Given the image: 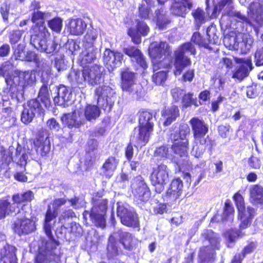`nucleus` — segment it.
Listing matches in <instances>:
<instances>
[{
  "mask_svg": "<svg viewBox=\"0 0 263 263\" xmlns=\"http://www.w3.org/2000/svg\"><path fill=\"white\" fill-rule=\"evenodd\" d=\"M171 46L166 42L161 41L149 49V54L152 59L154 71L161 70L153 76V81L157 85H161L166 81L167 72L172 68Z\"/></svg>",
  "mask_w": 263,
  "mask_h": 263,
  "instance_id": "nucleus-1",
  "label": "nucleus"
},
{
  "mask_svg": "<svg viewBox=\"0 0 263 263\" xmlns=\"http://www.w3.org/2000/svg\"><path fill=\"white\" fill-rule=\"evenodd\" d=\"M91 203L92 206L90 210L83 212V218L86 220V216L89 215L90 220L95 226L104 229L106 226L108 199L103 198V192L99 191L92 195Z\"/></svg>",
  "mask_w": 263,
  "mask_h": 263,
  "instance_id": "nucleus-2",
  "label": "nucleus"
},
{
  "mask_svg": "<svg viewBox=\"0 0 263 263\" xmlns=\"http://www.w3.org/2000/svg\"><path fill=\"white\" fill-rule=\"evenodd\" d=\"M35 81V74L32 71H25L21 76L8 74L5 78L7 92L11 98H17L18 96L23 95L26 88L33 85Z\"/></svg>",
  "mask_w": 263,
  "mask_h": 263,
  "instance_id": "nucleus-3",
  "label": "nucleus"
},
{
  "mask_svg": "<svg viewBox=\"0 0 263 263\" xmlns=\"http://www.w3.org/2000/svg\"><path fill=\"white\" fill-rule=\"evenodd\" d=\"M138 114V134L136 142L137 146L142 147L147 143L154 130L153 113L151 109L142 108Z\"/></svg>",
  "mask_w": 263,
  "mask_h": 263,
  "instance_id": "nucleus-4",
  "label": "nucleus"
},
{
  "mask_svg": "<svg viewBox=\"0 0 263 263\" xmlns=\"http://www.w3.org/2000/svg\"><path fill=\"white\" fill-rule=\"evenodd\" d=\"M189 123L191 126L195 143L203 146L204 150L208 149L211 153L216 145V142L215 140L209 135L206 138L204 137L209 131L208 124L203 120L197 117L191 118Z\"/></svg>",
  "mask_w": 263,
  "mask_h": 263,
  "instance_id": "nucleus-5",
  "label": "nucleus"
},
{
  "mask_svg": "<svg viewBox=\"0 0 263 263\" xmlns=\"http://www.w3.org/2000/svg\"><path fill=\"white\" fill-rule=\"evenodd\" d=\"M120 87L124 91H126L137 98L141 97L142 87L136 83V73L132 71L129 67H125L121 70Z\"/></svg>",
  "mask_w": 263,
  "mask_h": 263,
  "instance_id": "nucleus-6",
  "label": "nucleus"
},
{
  "mask_svg": "<svg viewBox=\"0 0 263 263\" xmlns=\"http://www.w3.org/2000/svg\"><path fill=\"white\" fill-rule=\"evenodd\" d=\"M58 215V211L55 209L52 210L51 206L48 205L45 214L43 223V230L48 238V240L45 242V250L47 252H52L60 245L59 241L55 239L52 234V226L50 223L51 220L55 218Z\"/></svg>",
  "mask_w": 263,
  "mask_h": 263,
  "instance_id": "nucleus-7",
  "label": "nucleus"
},
{
  "mask_svg": "<svg viewBox=\"0 0 263 263\" xmlns=\"http://www.w3.org/2000/svg\"><path fill=\"white\" fill-rule=\"evenodd\" d=\"M190 134V128L187 125L182 126L179 129V138L173 139L171 149L173 153L180 157L188 155L189 141L186 138Z\"/></svg>",
  "mask_w": 263,
  "mask_h": 263,
  "instance_id": "nucleus-8",
  "label": "nucleus"
},
{
  "mask_svg": "<svg viewBox=\"0 0 263 263\" xmlns=\"http://www.w3.org/2000/svg\"><path fill=\"white\" fill-rule=\"evenodd\" d=\"M104 71L102 66L99 65L83 66L82 69L83 80L90 86L97 85L104 77Z\"/></svg>",
  "mask_w": 263,
  "mask_h": 263,
  "instance_id": "nucleus-9",
  "label": "nucleus"
},
{
  "mask_svg": "<svg viewBox=\"0 0 263 263\" xmlns=\"http://www.w3.org/2000/svg\"><path fill=\"white\" fill-rule=\"evenodd\" d=\"M37 218L34 216L30 218L24 216L17 218L12 223V229L18 235L30 234L36 230V221Z\"/></svg>",
  "mask_w": 263,
  "mask_h": 263,
  "instance_id": "nucleus-10",
  "label": "nucleus"
},
{
  "mask_svg": "<svg viewBox=\"0 0 263 263\" xmlns=\"http://www.w3.org/2000/svg\"><path fill=\"white\" fill-rule=\"evenodd\" d=\"M48 131L43 128L38 130L33 144L37 155L42 157H47L50 151L51 145L48 140Z\"/></svg>",
  "mask_w": 263,
  "mask_h": 263,
  "instance_id": "nucleus-11",
  "label": "nucleus"
},
{
  "mask_svg": "<svg viewBox=\"0 0 263 263\" xmlns=\"http://www.w3.org/2000/svg\"><path fill=\"white\" fill-rule=\"evenodd\" d=\"M82 114V111L77 109H72L71 112L63 113L60 117L63 127L70 129L81 127L84 124Z\"/></svg>",
  "mask_w": 263,
  "mask_h": 263,
  "instance_id": "nucleus-12",
  "label": "nucleus"
},
{
  "mask_svg": "<svg viewBox=\"0 0 263 263\" xmlns=\"http://www.w3.org/2000/svg\"><path fill=\"white\" fill-rule=\"evenodd\" d=\"M117 214L122 224L132 228L140 227L139 217L136 212L127 209L122 205H118Z\"/></svg>",
  "mask_w": 263,
  "mask_h": 263,
  "instance_id": "nucleus-13",
  "label": "nucleus"
},
{
  "mask_svg": "<svg viewBox=\"0 0 263 263\" xmlns=\"http://www.w3.org/2000/svg\"><path fill=\"white\" fill-rule=\"evenodd\" d=\"M234 60L239 65L237 66L233 71L232 78L241 81L249 76L250 72L253 68L251 58L248 57L247 59L235 58Z\"/></svg>",
  "mask_w": 263,
  "mask_h": 263,
  "instance_id": "nucleus-14",
  "label": "nucleus"
},
{
  "mask_svg": "<svg viewBox=\"0 0 263 263\" xmlns=\"http://www.w3.org/2000/svg\"><path fill=\"white\" fill-rule=\"evenodd\" d=\"M112 89L109 86L102 85L96 88L95 94L98 97V102L101 107L105 111H111L114 102L110 100Z\"/></svg>",
  "mask_w": 263,
  "mask_h": 263,
  "instance_id": "nucleus-15",
  "label": "nucleus"
},
{
  "mask_svg": "<svg viewBox=\"0 0 263 263\" xmlns=\"http://www.w3.org/2000/svg\"><path fill=\"white\" fill-rule=\"evenodd\" d=\"M138 184L134 192V199L138 204L147 202L151 197V191L144 181V178L140 175L136 177Z\"/></svg>",
  "mask_w": 263,
  "mask_h": 263,
  "instance_id": "nucleus-16",
  "label": "nucleus"
},
{
  "mask_svg": "<svg viewBox=\"0 0 263 263\" xmlns=\"http://www.w3.org/2000/svg\"><path fill=\"white\" fill-rule=\"evenodd\" d=\"M247 14L258 27L263 26V0H253L247 9Z\"/></svg>",
  "mask_w": 263,
  "mask_h": 263,
  "instance_id": "nucleus-17",
  "label": "nucleus"
},
{
  "mask_svg": "<svg viewBox=\"0 0 263 263\" xmlns=\"http://www.w3.org/2000/svg\"><path fill=\"white\" fill-rule=\"evenodd\" d=\"M136 28L130 27L127 30V34L131 37L132 41L138 45L141 43V36H146L149 32V28L143 21L136 20Z\"/></svg>",
  "mask_w": 263,
  "mask_h": 263,
  "instance_id": "nucleus-18",
  "label": "nucleus"
},
{
  "mask_svg": "<svg viewBox=\"0 0 263 263\" xmlns=\"http://www.w3.org/2000/svg\"><path fill=\"white\" fill-rule=\"evenodd\" d=\"M123 52L130 58L135 60L138 66L143 71L148 67L146 58L142 51L137 47L130 45L124 48Z\"/></svg>",
  "mask_w": 263,
  "mask_h": 263,
  "instance_id": "nucleus-19",
  "label": "nucleus"
},
{
  "mask_svg": "<svg viewBox=\"0 0 263 263\" xmlns=\"http://www.w3.org/2000/svg\"><path fill=\"white\" fill-rule=\"evenodd\" d=\"M168 178L167 166L162 163L154 168L150 176L151 183L154 185L165 184Z\"/></svg>",
  "mask_w": 263,
  "mask_h": 263,
  "instance_id": "nucleus-20",
  "label": "nucleus"
},
{
  "mask_svg": "<svg viewBox=\"0 0 263 263\" xmlns=\"http://www.w3.org/2000/svg\"><path fill=\"white\" fill-rule=\"evenodd\" d=\"M191 64V59L185 56L183 51L178 50L174 51V65L175 69L173 73L175 76L180 75L183 69L190 66Z\"/></svg>",
  "mask_w": 263,
  "mask_h": 263,
  "instance_id": "nucleus-21",
  "label": "nucleus"
},
{
  "mask_svg": "<svg viewBox=\"0 0 263 263\" xmlns=\"http://www.w3.org/2000/svg\"><path fill=\"white\" fill-rule=\"evenodd\" d=\"M16 248L6 243L3 247L0 254V263H18Z\"/></svg>",
  "mask_w": 263,
  "mask_h": 263,
  "instance_id": "nucleus-22",
  "label": "nucleus"
},
{
  "mask_svg": "<svg viewBox=\"0 0 263 263\" xmlns=\"http://www.w3.org/2000/svg\"><path fill=\"white\" fill-rule=\"evenodd\" d=\"M123 54L118 51H115L109 48L106 49L104 52V63L111 68H115L122 63Z\"/></svg>",
  "mask_w": 263,
  "mask_h": 263,
  "instance_id": "nucleus-23",
  "label": "nucleus"
},
{
  "mask_svg": "<svg viewBox=\"0 0 263 263\" xmlns=\"http://www.w3.org/2000/svg\"><path fill=\"white\" fill-rule=\"evenodd\" d=\"M193 7L192 0L175 1L171 9L174 14L182 17H185L189 11Z\"/></svg>",
  "mask_w": 263,
  "mask_h": 263,
  "instance_id": "nucleus-24",
  "label": "nucleus"
},
{
  "mask_svg": "<svg viewBox=\"0 0 263 263\" xmlns=\"http://www.w3.org/2000/svg\"><path fill=\"white\" fill-rule=\"evenodd\" d=\"M161 115L164 119L163 125L167 126L180 116V111L178 106L175 105L170 107L164 106L162 109Z\"/></svg>",
  "mask_w": 263,
  "mask_h": 263,
  "instance_id": "nucleus-25",
  "label": "nucleus"
},
{
  "mask_svg": "<svg viewBox=\"0 0 263 263\" xmlns=\"http://www.w3.org/2000/svg\"><path fill=\"white\" fill-rule=\"evenodd\" d=\"M183 186V182L181 179L179 177L174 178L166 191V196L174 200H176L181 195Z\"/></svg>",
  "mask_w": 263,
  "mask_h": 263,
  "instance_id": "nucleus-26",
  "label": "nucleus"
},
{
  "mask_svg": "<svg viewBox=\"0 0 263 263\" xmlns=\"http://www.w3.org/2000/svg\"><path fill=\"white\" fill-rule=\"evenodd\" d=\"M86 27V23L80 18L69 20L67 25L70 34L74 35H80L83 34Z\"/></svg>",
  "mask_w": 263,
  "mask_h": 263,
  "instance_id": "nucleus-27",
  "label": "nucleus"
},
{
  "mask_svg": "<svg viewBox=\"0 0 263 263\" xmlns=\"http://www.w3.org/2000/svg\"><path fill=\"white\" fill-rule=\"evenodd\" d=\"M119 163L118 153L114 156L108 157L105 160L101 167L104 175L107 177H110L116 170Z\"/></svg>",
  "mask_w": 263,
  "mask_h": 263,
  "instance_id": "nucleus-28",
  "label": "nucleus"
},
{
  "mask_svg": "<svg viewBox=\"0 0 263 263\" xmlns=\"http://www.w3.org/2000/svg\"><path fill=\"white\" fill-rule=\"evenodd\" d=\"M191 41L199 47H203L210 51L215 52L216 50L213 46L214 45V43H212L210 40L204 39L198 31L193 33Z\"/></svg>",
  "mask_w": 263,
  "mask_h": 263,
  "instance_id": "nucleus-29",
  "label": "nucleus"
},
{
  "mask_svg": "<svg viewBox=\"0 0 263 263\" xmlns=\"http://www.w3.org/2000/svg\"><path fill=\"white\" fill-rule=\"evenodd\" d=\"M39 45L41 50L48 54L53 55L59 51V45L53 40H47V38L41 39Z\"/></svg>",
  "mask_w": 263,
  "mask_h": 263,
  "instance_id": "nucleus-30",
  "label": "nucleus"
},
{
  "mask_svg": "<svg viewBox=\"0 0 263 263\" xmlns=\"http://www.w3.org/2000/svg\"><path fill=\"white\" fill-rule=\"evenodd\" d=\"M31 36L44 39L50 36V34L45 26V22H39L32 25L31 28Z\"/></svg>",
  "mask_w": 263,
  "mask_h": 263,
  "instance_id": "nucleus-31",
  "label": "nucleus"
},
{
  "mask_svg": "<svg viewBox=\"0 0 263 263\" xmlns=\"http://www.w3.org/2000/svg\"><path fill=\"white\" fill-rule=\"evenodd\" d=\"M119 241L124 248L128 251H132L136 248V240L133 235L127 232H121L119 233Z\"/></svg>",
  "mask_w": 263,
  "mask_h": 263,
  "instance_id": "nucleus-32",
  "label": "nucleus"
},
{
  "mask_svg": "<svg viewBox=\"0 0 263 263\" xmlns=\"http://www.w3.org/2000/svg\"><path fill=\"white\" fill-rule=\"evenodd\" d=\"M34 195L31 190H27L22 193H16L12 195V199L14 203L24 204L30 203L34 199Z\"/></svg>",
  "mask_w": 263,
  "mask_h": 263,
  "instance_id": "nucleus-33",
  "label": "nucleus"
},
{
  "mask_svg": "<svg viewBox=\"0 0 263 263\" xmlns=\"http://www.w3.org/2000/svg\"><path fill=\"white\" fill-rule=\"evenodd\" d=\"M249 197L254 202L263 204V187L258 184L252 185L249 188Z\"/></svg>",
  "mask_w": 263,
  "mask_h": 263,
  "instance_id": "nucleus-34",
  "label": "nucleus"
},
{
  "mask_svg": "<svg viewBox=\"0 0 263 263\" xmlns=\"http://www.w3.org/2000/svg\"><path fill=\"white\" fill-rule=\"evenodd\" d=\"M180 157L183 158L175 159L174 161V163L175 164V172L183 173L184 171H188L191 170L192 164L190 161L189 155Z\"/></svg>",
  "mask_w": 263,
  "mask_h": 263,
  "instance_id": "nucleus-35",
  "label": "nucleus"
},
{
  "mask_svg": "<svg viewBox=\"0 0 263 263\" xmlns=\"http://www.w3.org/2000/svg\"><path fill=\"white\" fill-rule=\"evenodd\" d=\"M38 99L43 104L44 107L49 109L51 105L49 91L47 84H43L40 87L37 95Z\"/></svg>",
  "mask_w": 263,
  "mask_h": 263,
  "instance_id": "nucleus-36",
  "label": "nucleus"
},
{
  "mask_svg": "<svg viewBox=\"0 0 263 263\" xmlns=\"http://www.w3.org/2000/svg\"><path fill=\"white\" fill-rule=\"evenodd\" d=\"M119 255V247L117 240L112 235L108 237V243L106 247V255L108 259L114 258Z\"/></svg>",
  "mask_w": 263,
  "mask_h": 263,
  "instance_id": "nucleus-37",
  "label": "nucleus"
},
{
  "mask_svg": "<svg viewBox=\"0 0 263 263\" xmlns=\"http://www.w3.org/2000/svg\"><path fill=\"white\" fill-rule=\"evenodd\" d=\"M202 237L209 242L214 248L220 249V239L212 230H205L201 234Z\"/></svg>",
  "mask_w": 263,
  "mask_h": 263,
  "instance_id": "nucleus-38",
  "label": "nucleus"
},
{
  "mask_svg": "<svg viewBox=\"0 0 263 263\" xmlns=\"http://www.w3.org/2000/svg\"><path fill=\"white\" fill-rule=\"evenodd\" d=\"M100 110L99 108L95 105L87 104L84 109V115L88 121L95 120L100 116Z\"/></svg>",
  "mask_w": 263,
  "mask_h": 263,
  "instance_id": "nucleus-39",
  "label": "nucleus"
},
{
  "mask_svg": "<svg viewBox=\"0 0 263 263\" xmlns=\"http://www.w3.org/2000/svg\"><path fill=\"white\" fill-rule=\"evenodd\" d=\"M15 211V208L8 199L0 201V220Z\"/></svg>",
  "mask_w": 263,
  "mask_h": 263,
  "instance_id": "nucleus-40",
  "label": "nucleus"
},
{
  "mask_svg": "<svg viewBox=\"0 0 263 263\" xmlns=\"http://www.w3.org/2000/svg\"><path fill=\"white\" fill-rule=\"evenodd\" d=\"M87 48L85 47L80 54V62L81 65L86 66V64L93 62L96 58L93 51L90 50Z\"/></svg>",
  "mask_w": 263,
  "mask_h": 263,
  "instance_id": "nucleus-41",
  "label": "nucleus"
},
{
  "mask_svg": "<svg viewBox=\"0 0 263 263\" xmlns=\"http://www.w3.org/2000/svg\"><path fill=\"white\" fill-rule=\"evenodd\" d=\"M247 211L249 213V215L248 216H246L244 212L241 213L240 217L241 219H243L239 225V228L241 230L246 229L249 224H251L252 219L254 215V209L252 207H248Z\"/></svg>",
  "mask_w": 263,
  "mask_h": 263,
  "instance_id": "nucleus-42",
  "label": "nucleus"
},
{
  "mask_svg": "<svg viewBox=\"0 0 263 263\" xmlns=\"http://www.w3.org/2000/svg\"><path fill=\"white\" fill-rule=\"evenodd\" d=\"M233 0H219L214 5L212 16L214 18L217 17L218 14L224 9L226 7L231 6Z\"/></svg>",
  "mask_w": 263,
  "mask_h": 263,
  "instance_id": "nucleus-43",
  "label": "nucleus"
},
{
  "mask_svg": "<svg viewBox=\"0 0 263 263\" xmlns=\"http://www.w3.org/2000/svg\"><path fill=\"white\" fill-rule=\"evenodd\" d=\"M181 103L183 108H187L193 105L195 106L199 105L197 99L194 98V93L191 92L183 94L181 99Z\"/></svg>",
  "mask_w": 263,
  "mask_h": 263,
  "instance_id": "nucleus-44",
  "label": "nucleus"
},
{
  "mask_svg": "<svg viewBox=\"0 0 263 263\" xmlns=\"http://www.w3.org/2000/svg\"><path fill=\"white\" fill-rule=\"evenodd\" d=\"M257 247V242L256 240H249L247 241L246 245L242 248L240 253L243 257L247 255L253 253Z\"/></svg>",
  "mask_w": 263,
  "mask_h": 263,
  "instance_id": "nucleus-45",
  "label": "nucleus"
},
{
  "mask_svg": "<svg viewBox=\"0 0 263 263\" xmlns=\"http://www.w3.org/2000/svg\"><path fill=\"white\" fill-rule=\"evenodd\" d=\"M244 234L241 230L236 229H230L226 232V236L229 243L235 242L239 238H241Z\"/></svg>",
  "mask_w": 263,
  "mask_h": 263,
  "instance_id": "nucleus-46",
  "label": "nucleus"
},
{
  "mask_svg": "<svg viewBox=\"0 0 263 263\" xmlns=\"http://www.w3.org/2000/svg\"><path fill=\"white\" fill-rule=\"evenodd\" d=\"M191 14L193 16L196 24L199 27L205 22V12L202 8L197 7L196 9L192 11Z\"/></svg>",
  "mask_w": 263,
  "mask_h": 263,
  "instance_id": "nucleus-47",
  "label": "nucleus"
},
{
  "mask_svg": "<svg viewBox=\"0 0 263 263\" xmlns=\"http://www.w3.org/2000/svg\"><path fill=\"white\" fill-rule=\"evenodd\" d=\"M219 249L214 248V247L211 245L202 246L199 249V257L203 260H205L210 258L211 255L215 252V250Z\"/></svg>",
  "mask_w": 263,
  "mask_h": 263,
  "instance_id": "nucleus-48",
  "label": "nucleus"
},
{
  "mask_svg": "<svg viewBox=\"0 0 263 263\" xmlns=\"http://www.w3.org/2000/svg\"><path fill=\"white\" fill-rule=\"evenodd\" d=\"M234 209L231 202V200L228 199L226 200L224 203L221 220H226L228 219L229 217H231L234 215Z\"/></svg>",
  "mask_w": 263,
  "mask_h": 263,
  "instance_id": "nucleus-49",
  "label": "nucleus"
},
{
  "mask_svg": "<svg viewBox=\"0 0 263 263\" xmlns=\"http://www.w3.org/2000/svg\"><path fill=\"white\" fill-rule=\"evenodd\" d=\"M45 248V246H44ZM54 249L52 252H47L45 249V252L46 254H44L43 253L41 252H39L36 254L35 258V263H47V255L49 256H52V258L54 259L55 258H58V255L53 252V251L55 250Z\"/></svg>",
  "mask_w": 263,
  "mask_h": 263,
  "instance_id": "nucleus-50",
  "label": "nucleus"
},
{
  "mask_svg": "<svg viewBox=\"0 0 263 263\" xmlns=\"http://www.w3.org/2000/svg\"><path fill=\"white\" fill-rule=\"evenodd\" d=\"M39 101L38 98L30 99L27 103L28 108L34 111V112H43L44 111L43 106H44L42 103H40Z\"/></svg>",
  "mask_w": 263,
  "mask_h": 263,
  "instance_id": "nucleus-51",
  "label": "nucleus"
},
{
  "mask_svg": "<svg viewBox=\"0 0 263 263\" xmlns=\"http://www.w3.org/2000/svg\"><path fill=\"white\" fill-rule=\"evenodd\" d=\"M48 27L55 32H60L62 27V20L58 17H55L48 22Z\"/></svg>",
  "mask_w": 263,
  "mask_h": 263,
  "instance_id": "nucleus-52",
  "label": "nucleus"
},
{
  "mask_svg": "<svg viewBox=\"0 0 263 263\" xmlns=\"http://www.w3.org/2000/svg\"><path fill=\"white\" fill-rule=\"evenodd\" d=\"M35 115L34 111L28 108H24L22 111L21 120L25 124L32 121Z\"/></svg>",
  "mask_w": 263,
  "mask_h": 263,
  "instance_id": "nucleus-53",
  "label": "nucleus"
},
{
  "mask_svg": "<svg viewBox=\"0 0 263 263\" xmlns=\"http://www.w3.org/2000/svg\"><path fill=\"white\" fill-rule=\"evenodd\" d=\"M233 199L238 211L242 213L245 212L244 199L241 194L237 192L233 195Z\"/></svg>",
  "mask_w": 263,
  "mask_h": 263,
  "instance_id": "nucleus-54",
  "label": "nucleus"
},
{
  "mask_svg": "<svg viewBox=\"0 0 263 263\" xmlns=\"http://www.w3.org/2000/svg\"><path fill=\"white\" fill-rule=\"evenodd\" d=\"M23 34V31L19 29L13 30L9 32L8 36L10 43L15 45L20 41Z\"/></svg>",
  "mask_w": 263,
  "mask_h": 263,
  "instance_id": "nucleus-55",
  "label": "nucleus"
},
{
  "mask_svg": "<svg viewBox=\"0 0 263 263\" xmlns=\"http://www.w3.org/2000/svg\"><path fill=\"white\" fill-rule=\"evenodd\" d=\"M97 38L95 32L92 30L87 32L84 36L83 42L85 43L86 47H92L93 46V43Z\"/></svg>",
  "mask_w": 263,
  "mask_h": 263,
  "instance_id": "nucleus-56",
  "label": "nucleus"
},
{
  "mask_svg": "<svg viewBox=\"0 0 263 263\" xmlns=\"http://www.w3.org/2000/svg\"><path fill=\"white\" fill-rule=\"evenodd\" d=\"M151 12L150 7H146L144 4H141L138 7V15L140 18L147 20L149 18Z\"/></svg>",
  "mask_w": 263,
  "mask_h": 263,
  "instance_id": "nucleus-57",
  "label": "nucleus"
},
{
  "mask_svg": "<svg viewBox=\"0 0 263 263\" xmlns=\"http://www.w3.org/2000/svg\"><path fill=\"white\" fill-rule=\"evenodd\" d=\"M70 92L68 89L64 85H61L57 91V97L59 98H61L64 101H67L69 99Z\"/></svg>",
  "mask_w": 263,
  "mask_h": 263,
  "instance_id": "nucleus-58",
  "label": "nucleus"
},
{
  "mask_svg": "<svg viewBox=\"0 0 263 263\" xmlns=\"http://www.w3.org/2000/svg\"><path fill=\"white\" fill-rule=\"evenodd\" d=\"M234 16L239 19L241 22L245 23L250 26L253 27H257L255 24V22L253 20V18L252 19V18L249 17L248 15V17H247L239 11L235 12L234 14Z\"/></svg>",
  "mask_w": 263,
  "mask_h": 263,
  "instance_id": "nucleus-59",
  "label": "nucleus"
},
{
  "mask_svg": "<svg viewBox=\"0 0 263 263\" xmlns=\"http://www.w3.org/2000/svg\"><path fill=\"white\" fill-rule=\"evenodd\" d=\"M234 16L239 19L241 22L245 23L250 26L253 27H257L255 24V22L253 20V18L252 19V18L249 17L248 15V17H247L239 11L235 12L234 14Z\"/></svg>",
  "mask_w": 263,
  "mask_h": 263,
  "instance_id": "nucleus-60",
  "label": "nucleus"
},
{
  "mask_svg": "<svg viewBox=\"0 0 263 263\" xmlns=\"http://www.w3.org/2000/svg\"><path fill=\"white\" fill-rule=\"evenodd\" d=\"M231 126L228 123L221 124L217 127L219 135L222 138H226L230 134Z\"/></svg>",
  "mask_w": 263,
  "mask_h": 263,
  "instance_id": "nucleus-61",
  "label": "nucleus"
},
{
  "mask_svg": "<svg viewBox=\"0 0 263 263\" xmlns=\"http://www.w3.org/2000/svg\"><path fill=\"white\" fill-rule=\"evenodd\" d=\"M76 217L74 212L72 209H66L64 210L59 217V221L64 222L69 219Z\"/></svg>",
  "mask_w": 263,
  "mask_h": 263,
  "instance_id": "nucleus-62",
  "label": "nucleus"
},
{
  "mask_svg": "<svg viewBox=\"0 0 263 263\" xmlns=\"http://www.w3.org/2000/svg\"><path fill=\"white\" fill-rule=\"evenodd\" d=\"M10 8V4L7 2H4L0 7V12L5 22L8 21Z\"/></svg>",
  "mask_w": 263,
  "mask_h": 263,
  "instance_id": "nucleus-63",
  "label": "nucleus"
},
{
  "mask_svg": "<svg viewBox=\"0 0 263 263\" xmlns=\"http://www.w3.org/2000/svg\"><path fill=\"white\" fill-rule=\"evenodd\" d=\"M254 62L256 66H263V47L257 48L255 51Z\"/></svg>",
  "mask_w": 263,
  "mask_h": 263,
  "instance_id": "nucleus-64",
  "label": "nucleus"
}]
</instances>
